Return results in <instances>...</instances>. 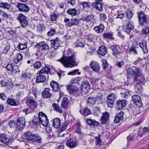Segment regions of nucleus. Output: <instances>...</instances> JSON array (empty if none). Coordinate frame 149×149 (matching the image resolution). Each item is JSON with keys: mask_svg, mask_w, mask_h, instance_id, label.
Here are the masks:
<instances>
[{"mask_svg": "<svg viewBox=\"0 0 149 149\" xmlns=\"http://www.w3.org/2000/svg\"><path fill=\"white\" fill-rule=\"evenodd\" d=\"M38 116L40 118V124L46 127L49 123V121L46 115L42 112H40L38 114Z\"/></svg>", "mask_w": 149, "mask_h": 149, "instance_id": "obj_8", "label": "nucleus"}, {"mask_svg": "<svg viewBox=\"0 0 149 149\" xmlns=\"http://www.w3.org/2000/svg\"><path fill=\"white\" fill-rule=\"evenodd\" d=\"M88 102L91 104L93 105L96 103V99L95 97H90L88 98Z\"/></svg>", "mask_w": 149, "mask_h": 149, "instance_id": "obj_62", "label": "nucleus"}, {"mask_svg": "<svg viewBox=\"0 0 149 149\" xmlns=\"http://www.w3.org/2000/svg\"><path fill=\"white\" fill-rule=\"evenodd\" d=\"M17 7L20 11L22 12L27 13L30 9L29 6L24 4L18 3Z\"/></svg>", "mask_w": 149, "mask_h": 149, "instance_id": "obj_16", "label": "nucleus"}, {"mask_svg": "<svg viewBox=\"0 0 149 149\" xmlns=\"http://www.w3.org/2000/svg\"><path fill=\"white\" fill-rule=\"evenodd\" d=\"M18 49L20 50H24L27 48V43L26 42L23 43H19L17 46Z\"/></svg>", "mask_w": 149, "mask_h": 149, "instance_id": "obj_50", "label": "nucleus"}, {"mask_svg": "<svg viewBox=\"0 0 149 149\" xmlns=\"http://www.w3.org/2000/svg\"><path fill=\"white\" fill-rule=\"evenodd\" d=\"M0 8L11 11L13 8L11 5L7 2H1L0 3Z\"/></svg>", "mask_w": 149, "mask_h": 149, "instance_id": "obj_17", "label": "nucleus"}, {"mask_svg": "<svg viewBox=\"0 0 149 149\" xmlns=\"http://www.w3.org/2000/svg\"><path fill=\"white\" fill-rule=\"evenodd\" d=\"M26 120L23 117L18 118L16 123V128L19 130H22L25 127Z\"/></svg>", "mask_w": 149, "mask_h": 149, "instance_id": "obj_9", "label": "nucleus"}, {"mask_svg": "<svg viewBox=\"0 0 149 149\" xmlns=\"http://www.w3.org/2000/svg\"><path fill=\"white\" fill-rule=\"evenodd\" d=\"M56 32V31L54 29L51 28L50 30L47 32V35L48 36H54Z\"/></svg>", "mask_w": 149, "mask_h": 149, "instance_id": "obj_61", "label": "nucleus"}, {"mask_svg": "<svg viewBox=\"0 0 149 149\" xmlns=\"http://www.w3.org/2000/svg\"><path fill=\"white\" fill-rule=\"evenodd\" d=\"M23 139L28 141H31L40 143L42 142V136L38 134L33 133L28 131L24 133L22 136Z\"/></svg>", "mask_w": 149, "mask_h": 149, "instance_id": "obj_4", "label": "nucleus"}, {"mask_svg": "<svg viewBox=\"0 0 149 149\" xmlns=\"http://www.w3.org/2000/svg\"><path fill=\"white\" fill-rule=\"evenodd\" d=\"M136 84L135 86V89L138 92H141L142 91L143 88L140 84L138 82L136 83Z\"/></svg>", "mask_w": 149, "mask_h": 149, "instance_id": "obj_51", "label": "nucleus"}, {"mask_svg": "<svg viewBox=\"0 0 149 149\" xmlns=\"http://www.w3.org/2000/svg\"><path fill=\"white\" fill-rule=\"evenodd\" d=\"M61 120L59 118H56L53 120V125L56 128H58L60 126Z\"/></svg>", "mask_w": 149, "mask_h": 149, "instance_id": "obj_37", "label": "nucleus"}, {"mask_svg": "<svg viewBox=\"0 0 149 149\" xmlns=\"http://www.w3.org/2000/svg\"><path fill=\"white\" fill-rule=\"evenodd\" d=\"M59 38L56 37L55 39L51 40V44L53 45V47L55 50L57 49L59 47L60 43L59 41Z\"/></svg>", "mask_w": 149, "mask_h": 149, "instance_id": "obj_31", "label": "nucleus"}, {"mask_svg": "<svg viewBox=\"0 0 149 149\" xmlns=\"http://www.w3.org/2000/svg\"><path fill=\"white\" fill-rule=\"evenodd\" d=\"M42 95L44 98H49L51 95L49 93V89L48 88H45L44 91L42 93Z\"/></svg>", "mask_w": 149, "mask_h": 149, "instance_id": "obj_38", "label": "nucleus"}, {"mask_svg": "<svg viewBox=\"0 0 149 149\" xmlns=\"http://www.w3.org/2000/svg\"><path fill=\"white\" fill-rule=\"evenodd\" d=\"M14 64L10 63L8 64L6 66V69L11 72H13L15 73L19 71L18 67L17 66H14Z\"/></svg>", "mask_w": 149, "mask_h": 149, "instance_id": "obj_19", "label": "nucleus"}, {"mask_svg": "<svg viewBox=\"0 0 149 149\" xmlns=\"http://www.w3.org/2000/svg\"><path fill=\"white\" fill-rule=\"evenodd\" d=\"M116 99L115 95L113 93H111L107 97L106 103L109 107L112 108L113 107Z\"/></svg>", "mask_w": 149, "mask_h": 149, "instance_id": "obj_11", "label": "nucleus"}, {"mask_svg": "<svg viewBox=\"0 0 149 149\" xmlns=\"http://www.w3.org/2000/svg\"><path fill=\"white\" fill-rule=\"evenodd\" d=\"M50 68L48 66H46L39 70L37 74L36 82L37 83L45 82L46 80L47 77H48V74L50 72Z\"/></svg>", "mask_w": 149, "mask_h": 149, "instance_id": "obj_2", "label": "nucleus"}, {"mask_svg": "<svg viewBox=\"0 0 149 149\" xmlns=\"http://www.w3.org/2000/svg\"><path fill=\"white\" fill-rule=\"evenodd\" d=\"M93 114L95 116H98L100 113L101 110L100 107H94L93 109Z\"/></svg>", "mask_w": 149, "mask_h": 149, "instance_id": "obj_43", "label": "nucleus"}, {"mask_svg": "<svg viewBox=\"0 0 149 149\" xmlns=\"http://www.w3.org/2000/svg\"><path fill=\"white\" fill-rule=\"evenodd\" d=\"M90 67L93 70L96 72H98L100 69L99 64L95 62H92L90 64Z\"/></svg>", "mask_w": 149, "mask_h": 149, "instance_id": "obj_27", "label": "nucleus"}, {"mask_svg": "<svg viewBox=\"0 0 149 149\" xmlns=\"http://www.w3.org/2000/svg\"><path fill=\"white\" fill-rule=\"evenodd\" d=\"M97 52L101 55L104 56L107 52V49L105 46L102 45L99 47Z\"/></svg>", "mask_w": 149, "mask_h": 149, "instance_id": "obj_32", "label": "nucleus"}, {"mask_svg": "<svg viewBox=\"0 0 149 149\" xmlns=\"http://www.w3.org/2000/svg\"><path fill=\"white\" fill-rule=\"evenodd\" d=\"M10 45L8 42L3 44L1 52L2 54H6L10 49Z\"/></svg>", "mask_w": 149, "mask_h": 149, "instance_id": "obj_21", "label": "nucleus"}, {"mask_svg": "<svg viewBox=\"0 0 149 149\" xmlns=\"http://www.w3.org/2000/svg\"><path fill=\"white\" fill-rule=\"evenodd\" d=\"M67 101V99L66 98L64 97L63 98V101L61 103V106L63 108H65L68 104Z\"/></svg>", "mask_w": 149, "mask_h": 149, "instance_id": "obj_56", "label": "nucleus"}, {"mask_svg": "<svg viewBox=\"0 0 149 149\" xmlns=\"http://www.w3.org/2000/svg\"><path fill=\"white\" fill-rule=\"evenodd\" d=\"M67 90L71 95H73L77 93L79 91L78 88L73 85H69L67 87Z\"/></svg>", "mask_w": 149, "mask_h": 149, "instance_id": "obj_15", "label": "nucleus"}, {"mask_svg": "<svg viewBox=\"0 0 149 149\" xmlns=\"http://www.w3.org/2000/svg\"><path fill=\"white\" fill-rule=\"evenodd\" d=\"M80 112L82 115L86 116L91 113V111L88 107L84 108V109L81 110H80Z\"/></svg>", "mask_w": 149, "mask_h": 149, "instance_id": "obj_39", "label": "nucleus"}, {"mask_svg": "<svg viewBox=\"0 0 149 149\" xmlns=\"http://www.w3.org/2000/svg\"><path fill=\"white\" fill-rule=\"evenodd\" d=\"M120 94L122 97L125 98H126L129 94V91L127 89L124 90L122 91Z\"/></svg>", "mask_w": 149, "mask_h": 149, "instance_id": "obj_53", "label": "nucleus"}, {"mask_svg": "<svg viewBox=\"0 0 149 149\" xmlns=\"http://www.w3.org/2000/svg\"><path fill=\"white\" fill-rule=\"evenodd\" d=\"M103 38L105 39H109L114 40V38L113 36V33L112 32H108L104 33L102 35Z\"/></svg>", "mask_w": 149, "mask_h": 149, "instance_id": "obj_26", "label": "nucleus"}, {"mask_svg": "<svg viewBox=\"0 0 149 149\" xmlns=\"http://www.w3.org/2000/svg\"><path fill=\"white\" fill-rule=\"evenodd\" d=\"M124 113L122 111H120L117 113L115 117L114 122L116 123H118L123 119Z\"/></svg>", "mask_w": 149, "mask_h": 149, "instance_id": "obj_20", "label": "nucleus"}, {"mask_svg": "<svg viewBox=\"0 0 149 149\" xmlns=\"http://www.w3.org/2000/svg\"><path fill=\"white\" fill-rule=\"evenodd\" d=\"M3 19L7 21V22L10 20V15L7 14L6 12L3 13V14L2 16Z\"/></svg>", "mask_w": 149, "mask_h": 149, "instance_id": "obj_54", "label": "nucleus"}, {"mask_svg": "<svg viewBox=\"0 0 149 149\" xmlns=\"http://www.w3.org/2000/svg\"><path fill=\"white\" fill-rule=\"evenodd\" d=\"M105 28V26L102 24H100L99 26H95L94 28V30L97 33H102L104 31Z\"/></svg>", "mask_w": 149, "mask_h": 149, "instance_id": "obj_28", "label": "nucleus"}, {"mask_svg": "<svg viewBox=\"0 0 149 149\" xmlns=\"http://www.w3.org/2000/svg\"><path fill=\"white\" fill-rule=\"evenodd\" d=\"M22 55L20 53H18L16 54L15 56L13 58V60L14 63L17 64L22 61Z\"/></svg>", "mask_w": 149, "mask_h": 149, "instance_id": "obj_34", "label": "nucleus"}, {"mask_svg": "<svg viewBox=\"0 0 149 149\" xmlns=\"http://www.w3.org/2000/svg\"><path fill=\"white\" fill-rule=\"evenodd\" d=\"M26 102L27 105L32 109L36 108L37 106V102L32 97H28L26 100Z\"/></svg>", "mask_w": 149, "mask_h": 149, "instance_id": "obj_10", "label": "nucleus"}, {"mask_svg": "<svg viewBox=\"0 0 149 149\" xmlns=\"http://www.w3.org/2000/svg\"><path fill=\"white\" fill-rule=\"evenodd\" d=\"M76 56L72 54L70 56H63L58 61L61 62L64 67L72 68L77 65L75 61Z\"/></svg>", "mask_w": 149, "mask_h": 149, "instance_id": "obj_1", "label": "nucleus"}, {"mask_svg": "<svg viewBox=\"0 0 149 149\" xmlns=\"http://www.w3.org/2000/svg\"><path fill=\"white\" fill-rule=\"evenodd\" d=\"M141 33L143 35L149 33V26L144 28L141 31Z\"/></svg>", "mask_w": 149, "mask_h": 149, "instance_id": "obj_59", "label": "nucleus"}, {"mask_svg": "<svg viewBox=\"0 0 149 149\" xmlns=\"http://www.w3.org/2000/svg\"><path fill=\"white\" fill-rule=\"evenodd\" d=\"M79 21V20L77 18H73L71 19V22H69L65 24L66 26L71 27L73 25H77Z\"/></svg>", "mask_w": 149, "mask_h": 149, "instance_id": "obj_29", "label": "nucleus"}, {"mask_svg": "<svg viewBox=\"0 0 149 149\" xmlns=\"http://www.w3.org/2000/svg\"><path fill=\"white\" fill-rule=\"evenodd\" d=\"M85 48L87 51V52L89 53L90 55H92L94 52L93 48L89 45L87 44L85 46Z\"/></svg>", "mask_w": 149, "mask_h": 149, "instance_id": "obj_45", "label": "nucleus"}, {"mask_svg": "<svg viewBox=\"0 0 149 149\" xmlns=\"http://www.w3.org/2000/svg\"><path fill=\"white\" fill-rule=\"evenodd\" d=\"M40 118L37 116H34L32 120V122L33 125H40Z\"/></svg>", "mask_w": 149, "mask_h": 149, "instance_id": "obj_46", "label": "nucleus"}, {"mask_svg": "<svg viewBox=\"0 0 149 149\" xmlns=\"http://www.w3.org/2000/svg\"><path fill=\"white\" fill-rule=\"evenodd\" d=\"M102 1H97L93 3V6L95 8L99 10H102Z\"/></svg>", "mask_w": 149, "mask_h": 149, "instance_id": "obj_35", "label": "nucleus"}, {"mask_svg": "<svg viewBox=\"0 0 149 149\" xmlns=\"http://www.w3.org/2000/svg\"><path fill=\"white\" fill-rule=\"evenodd\" d=\"M74 44L76 47H83L84 46L83 40L81 38L78 39Z\"/></svg>", "mask_w": 149, "mask_h": 149, "instance_id": "obj_41", "label": "nucleus"}, {"mask_svg": "<svg viewBox=\"0 0 149 149\" xmlns=\"http://www.w3.org/2000/svg\"><path fill=\"white\" fill-rule=\"evenodd\" d=\"M109 113L107 112L103 113L100 119L101 124H104L107 123L109 119Z\"/></svg>", "mask_w": 149, "mask_h": 149, "instance_id": "obj_18", "label": "nucleus"}, {"mask_svg": "<svg viewBox=\"0 0 149 149\" xmlns=\"http://www.w3.org/2000/svg\"><path fill=\"white\" fill-rule=\"evenodd\" d=\"M133 16L132 10H128L126 13V18L128 20H131Z\"/></svg>", "mask_w": 149, "mask_h": 149, "instance_id": "obj_49", "label": "nucleus"}, {"mask_svg": "<svg viewBox=\"0 0 149 149\" xmlns=\"http://www.w3.org/2000/svg\"><path fill=\"white\" fill-rule=\"evenodd\" d=\"M137 13L139 23L141 26H143L145 24H147V15L142 11L138 12Z\"/></svg>", "mask_w": 149, "mask_h": 149, "instance_id": "obj_6", "label": "nucleus"}, {"mask_svg": "<svg viewBox=\"0 0 149 149\" xmlns=\"http://www.w3.org/2000/svg\"><path fill=\"white\" fill-rule=\"evenodd\" d=\"M78 141L77 140L71 139L68 140L66 143V146L70 149L76 148L77 145Z\"/></svg>", "mask_w": 149, "mask_h": 149, "instance_id": "obj_12", "label": "nucleus"}, {"mask_svg": "<svg viewBox=\"0 0 149 149\" xmlns=\"http://www.w3.org/2000/svg\"><path fill=\"white\" fill-rule=\"evenodd\" d=\"M90 87L89 83L87 81L83 82L81 85V88L82 90L86 92L90 89Z\"/></svg>", "mask_w": 149, "mask_h": 149, "instance_id": "obj_25", "label": "nucleus"}, {"mask_svg": "<svg viewBox=\"0 0 149 149\" xmlns=\"http://www.w3.org/2000/svg\"><path fill=\"white\" fill-rule=\"evenodd\" d=\"M7 103L8 104L11 106H16L17 105L16 101L14 99L10 98H8Z\"/></svg>", "mask_w": 149, "mask_h": 149, "instance_id": "obj_42", "label": "nucleus"}, {"mask_svg": "<svg viewBox=\"0 0 149 149\" xmlns=\"http://www.w3.org/2000/svg\"><path fill=\"white\" fill-rule=\"evenodd\" d=\"M134 79L135 81H138L142 84L145 81V78L142 73L134 78Z\"/></svg>", "mask_w": 149, "mask_h": 149, "instance_id": "obj_33", "label": "nucleus"}, {"mask_svg": "<svg viewBox=\"0 0 149 149\" xmlns=\"http://www.w3.org/2000/svg\"><path fill=\"white\" fill-rule=\"evenodd\" d=\"M102 68L104 70H105L108 67V64L105 59L102 58Z\"/></svg>", "mask_w": 149, "mask_h": 149, "instance_id": "obj_57", "label": "nucleus"}, {"mask_svg": "<svg viewBox=\"0 0 149 149\" xmlns=\"http://www.w3.org/2000/svg\"><path fill=\"white\" fill-rule=\"evenodd\" d=\"M50 85L52 88L53 90L55 92H60V87H61L62 86L61 85L60 86L58 83L54 81L51 82Z\"/></svg>", "mask_w": 149, "mask_h": 149, "instance_id": "obj_23", "label": "nucleus"}, {"mask_svg": "<svg viewBox=\"0 0 149 149\" xmlns=\"http://www.w3.org/2000/svg\"><path fill=\"white\" fill-rule=\"evenodd\" d=\"M8 125L11 128H13L15 127L16 128V124L15 121L13 120H10L8 122Z\"/></svg>", "mask_w": 149, "mask_h": 149, "instance_id": "obj_63", "label": "nucleus"}, {"mask_svg": "<svg viewBox=\"0 0 149 149\" xmlns=\"http://www.w3.org/2000/svg\"><path fill=\"white\" fill-rule=\"evenodd\" d=\"M39 49L36 54L38 59H42V55H45L47 54L49 51L48 45L44 42H42L35 45Z\"/></svg>", "mask_w": 149, "mask_h": 149, "instance_id": "obj_3", "label": "nucleus"}, {"mask_svg": "<svg viewBox=\"0 0 149 149\" xmlns=\"http://www.w3.org/2000/svg\"><path fill=\"white\" fill-rule=\"evenodd\" d=\"M102 95L101 93H98L95 98L96 101L98 102V104L102 103Z\"/></svg>", "mask_w": 149, "mask_h": 149, "instance_id": "obj_44", "label": "nucleus"}, {"mask_svg": "<svg viewBox=\"0 0 149 149\" xmlns=\"http://www.w3.org/2000/svg\"><path fill=\"white\" fill-rule=\"evenodd\" d=\"M52 107L54 110L59 113H62V110L60 108L58 105L55 103H53L52 104Z\"/></svg>", "mask_w": 149, "mask_h": 149, "instance_id": "obj_55", "label": "nucleus"}, {"mask_svg": "<svg viewBox=\"0 0 149 149\" xmlns=\"http://www.w3.org/2000/svg\"><path fill=\"white\" fill-rule=\"evenodd\" d=\"M127 77L129 78H130L131 77H133L134 78L142 73L141 70L140 69L135 67L129 68L127 70Z\"/></svg>", "mask_w": 149, "mask_h": 149, "instance_id": "obj_5", "label": "nucleus"}, {"mask_svg": "<svg viewBox=\"0 0 149 149\" xmlns=\"http://www.w3.org/2000/svg\"><path fill=\"white\" fill-rule=\"evenodd\" d=\"M134 28V26L132 24L131 22L128 21L126 23L125 31L130 35V31Z\"/></svg>", "mask_w": 149, "mask_h": 149, "instance_id": "obj_30", "label": "nucleus"}, {"mask_svg": "<svg viewBox=\"0 0 149 149\" xmlns=\"http://www.w3.org/2000/svg\"><path fill=\"white\" fill-rule=\"evenodd\" d=\"M87 121L88 123L91 125L97 126L99 123L95 120L91 119H88Z\"/></svg>", "mask_w": 149, "mask_h": 149, "instance_id": "obj_48", "label": "nucleus"}, {"mask_svg": "<svg viewBox=\"0 0 149 149\" xmlns=\"http://www.w3.org/2000/svg\"><path fill=\"white\" fill-rule=\"evenodd\" d=\"M132 100L133 102L137 106L140 107L142 105L140 97L138 95H134L132 96Z\"/></svg>", "mask_w": 149, "mask_h": 149, "instance_id": "obj_14", "label": "nucleus"}, {"mask_svg": "<svg viewBox=\"0 0 149 149\" xmlns=\"http://www.w3.org/2000/svg\"><path fill=\"white\" fill-rule=\"evenodd\" d=\"M90 3L88 2L83 1L82 2H81L80 3V5L82 6L83 8L88 7L90 8Z\"/></svg>", "mask_w": 149, "mask_h": 149, "instance_id": "obj_64", "label": "nucleus"}, {"mask_svg": "<svg viewBox=\"0 0 149 149\" xmlns=\"http://www.w3.org/2000/svg\"><path fill=\"white\" fill-rule=\"evenodd\" d=\"M79 71L78 69L70 71L68 73V75H74L76 74L80 75L81 74V72H78Z\"/></svg>", "mask_w": 149, "mask_h": 149, "instance_id": "obj_58", "label": "nucleus"}, {"mask_svg": "<svg viewBox=\"0 0 149 149\" xmlns=\"http://www.w3.org/2000/svg\"><path fill=\"white\" fill-rule=\"evenodd\" d=\"M0 141L6 145H8L12 143L11 140L8 138L6 134H1L0 135Z\"/></svg>", "mask_w": 149, "mask_h": 149, "instance_id": "obj_13", "label": "nucleus"}, {"mask_svg": "<svg viewBox=\"0 0 149 149\" xmlns=\"http://www.w3.org/2000/svg\"><path fill=\"white\" fill-rule=\"evenodd\" d=\"M38 93V92L37 91V90L35 88H32L31 89V91H30V93H29V94L33 95L35 96L36 99H37V95Z\"/></svg>", "mask_w": 149, "mask_h": 149, "instance_id": "obj_52", "label": "nucleus"}, {"mask_svg": "<svg viewBox=\"0 0 149 149\" xmlns=\"http://www.w3.org/2000/svg\"><path fill=\"white\" fill-rule=\"evenodd\" d=\"M126 104V101L125 100L117 101L116 103V108L118 110L123 108Z\"/></svg>", "mask_w": 149, "mask_h": 149, "instance_id": "obj_22", "label": "nucleus"}, {"mask_svg": "<svg viewBox=\"0 0 149 149\" xmlns=\"http://www.w3.org/2000/svg\"><path fill=\"white\" fill-rule=\"evenodd\" d=\"M68 14L72 16H74L77 15V11L75 8L69 9L67 11Z\"/></svg>", "mask_w": 149, "mask_h": 149, "instance_id": "obj_40", "label": "nucleus"}, {"mask_svg": "<svg viewBox=\"0 0 149 149\" xmlns=\"http://www.w3.org/2000/svg\"><path fill=\"white\" fill-rule=\"evenodd\" d=\"M138 47L135 46L131 47L129 50L128 53L130 54L136 55L138 54L137 49Z\"/></svg>", "mask_w": 149, "mask_h": 149, "instance_id": "obj_36", "label": "nucleus"}, {"mask_svg": "<svg viewBox=\"0 0 149 149\" xmlns=\"http://www.w3.org/2000/svg\"><path fill=\"white\" fill-rule=\"evenodd\" d=\"M42 62L40 61H37L33 63V66L36 69H38L41 66Z\"/></svg>", "mask_w": 149, "mask_h": 149, "instance_id": "obj_60", "label": "nucleus"}, {"mask_svg": "<svg viewBox=\"0 0 149 149\" xmlns=\"http://www.w3.org/2000/svg\"><path fill=\"white\" fill-rule=\"evenodd\" d=\"M27 18H28L23 14L20 13L18 15L17 19L19 22L21 26L22 27L24 28L28 25Z\"/></svg>", "mask_w": 149, "mask_h": 149, "instance_id": "obj_7", "label": "nucleus"}, {"mask_svg": "<svg viewBox=\"0 0 149 149\" xmlns=\"http://www.w3.org/2000/svg\"><path fill=\"white\" fill-rule=\"evenodd\" d=\"M111 49L112 51L113 55L115 56H117L119 54H120V52L119 51L120 47L117 45H111L110 46Z\"/></svg>", "mask_w": 149, "mask_h": 149, "instance_id": "obj_24", "label": "nucleus"}, {"mask_svg": "<svg viewBox=\"0 0 149 149\" xmlns=\"http://www.w3.org/2000/svg\"><path fill=\"white\" fill-rule=\"evenodd\" d=\"M87 22H90L95 20L94 16L93 15H88L85 18Z\"/></svg>", "mask_w": 149, "mask_h": 149, "instance_id": "obj_47", "label": "nucleus"}]
</instances>
